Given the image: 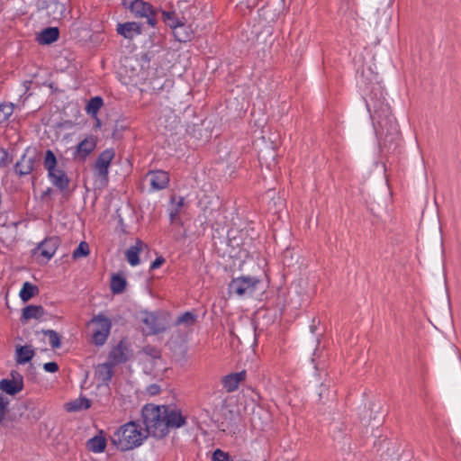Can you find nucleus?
Here are the masks:
<instances>
[{
    "label": "nucleus",
    "mask_w": 461,
    "mask_h": 461,
    "mask_svg": "<svg viewBox=\"0 0 461 461\" xmlns=\"http://www.w3.org/2000/svg\"><path fill=\"white\" fill-rule=\"evenodd\" d=\"M366 107L371 113L381 151L394 149L401 139V132L390 105L384 100L371 99L366 102Z\"/></svg>",
    "instance_id": "1"
},
{
    "label": "nucleus",
    "mask_w": 461,
    "mask_h": 461,
    "mask_svg": "<svg viewBox=\"0 0 461 461\" xmlns=\"http://www.w3.org/2000/svg\"><path fill=\"white\" fill-rule=\"evenodd\" d=\"M147 437L139 423L129 421L118 428L110 438L118 449L127 451L140 446Z\"/></svg>",
    "instance_id": "2"
},
{
    "label": "nucleus",
    "mask_w": 461,
    "mask_h": 461,
    "mask_svg": "<svg viewBox=\"0 0 461 461\" xmlns=\"http://www.w3.org/2000/svg\"><path fill=\"white\" fill-rule=\"evenodd\" d=\"M144 431L157 438L166 436L164 405L146 404L141 411Z\"/></svg>",
    "instance_id": "3"
},
{
    "label": "nucleus",
    "mask_w": 461,
    "mask_h": 461,
    "mask_svg": "<svg viewBox=\"0 0 461 461\" xmlns=\"http://www.w3.org/2000/svg\"><path fill=\"white\" fill-rule=\"evenodd\" d=\"M88 328L92 329V342L103 346L110 334L112 322L109 318L98 314L88 322Z\"/></svg>",
    "instance_id": "4"
},
{
    "label": "nucleus",
    "mask_w": 461,
    "mask_h": 461,
    "mask_svg": "<svg viewBox=\"0 0 461 461\" xmlns=\"http://www.w3.org/2000/svg\"><path fill=\"white\" fill-rule=\"evenodd\" d=\"M114 157V149L113 148L106 149L99 154L94 164L93 172L95 178L102 184L105 185L108 183L109 168Z\"/></svg>",
    "instance_id": "5"
},
{
    "label": "nucleus",
    "mask_w": 461,
    "mask_h": 461,
    "mask_svg": "<svg viewBox=\"0 0 461 461\" xmlns=\"http://www.w3.org/2000/svg\"><path fill=\"white\" fill-rule=\"evenodd\" d=\"M259 283L260 280L254 276H242L233 278L229 284V293L239 296H250L255 293Z\"/></svg>",
    "instance_id": "6"
},
{
    "label": "nucleus",
    "mask_w": 461,
    "mask_h": 461,
    "mask_svg": "<svg viewBox=\"0 0 461 461\" xmlns=\"http://www.w3.org/2000/svg\"><path fill=\"white\" fill-rule=\"evenodd\" d=\"M129 9L137 18H147V23L151 27L157 24V10L148 2L134 0L131 3Z\"/></svg>",
    "instance_id": "7"
},
{
    "label": "nucleus",
    "mask_w": 461,
    "mask_h": 461,
    "mask_svg": "<svg viewBox=\"0 0 461 461\" xmlns=\"http://www.w3.org/2000/svg\"><path fill=\"white\" fill-rule=\"evenodd\" d=\"M143 333L147 336L164 332L167 329V322L164 316L153 312H146L142 318Z\"/></svg>",
    "instance_id": "8"
},
{
    "label": "nucleus",
    "mask_w": 461,
    "mask_h": 461,
    "mask_svg": "<svg viewBox=\"0 0 461 461\" xmlns=\"http://www.w3.org/2000/svg\"><path fill=\"white\" fill-rule=\"evenodd\" d=\"M60 244L61 240L59 236L47 237L38 244L33 252L36 254L39 251L41 257L50 260L54 256Z\"/></svg>",
    "instance_id": "9"
},
{
    "label": "nucleus",
    "mask_w": 461,
    "mask_h": 461,
    "mask_svg": "<svg viewBox=\"0 0 461 461\" xmlns=\"http://www.w3.org/2000/svg\"><path fill=\"white\" fill-rule=\"evenodd\" d=\"M166 435L170 429H178L186 422V418L177 409L164 405Z\"/></svg>",
    "instance_id": "10"
},
{
    "label": "nucleus",
    "mask_w": 461,
    "mask_h": 461,
    "mask_svg": "<svg viewBox=\"0 0 461 461\" xmlns=\"http://www.w3.org/2000/svg\"><path fill=\"white\" fill-rule=\"evenodd\" d=\"M131 356V351L129 348V345L124 340H121L110 350L108 359L109 363L115 366L119 364L127 362Z\"/></svg>",
    "instance_id": "11"
},
{
    "label": "nucleus",
    "mask_w": 461,
    "mask_h": 461,
    "mask_svg": "<svg viewBox=\"0 0 461 461\" xmlns=\"http://www.w3.org/2000/svg\"><path fill=\"white\" fill-rule=\"evenodd\" d=\"M34 154L30 155V149H26L21 158L14 164V171L19 176L30 175L34 169Z\"/></svg>",
    "instance_id": "12"
},
{
    "label": "nucleus",
    "mask_w": 461,
    "mask_h": 461,
    "mask_svg": "<svg viewBox=\"0 0 461 461\" xmlns=\"http://www.w3.org/2000/svg\"><path fill=\"white\" fill-rule=\"evenodd\" d=\"M146 178H149L152 191L165 189L169 184L168 173L164 170L149 171L146 175Z\"/></svg>",
    "instance_id": "13"
},
{
    "label": "nucleus",
    "mask_w": 461,
    "mask_h": 461,
    "mask_svg": "<svg viewBox=\"0 0 461 461\" xmlns=\"http://www.w3.org/2000/svg\"><path fill=\"white\" fill-rule=\"evenodd\" d=\"M96 139L94 136H88L85 138L77 146L74 152V158L79 160H85L95 149Z\"/></svg>",
    "instance_id": "14"
},
{
    "label": "nucleus",
    "mask_w": 461,
    "mask_h": 461,
    "mask_svg": "<svg viewBox=\"0 0 461 461\" xmlns=\"http://www.w3.org/2000/svg\"><path fill=\"white\" fill-rule=\"evenodd\" d=\"M116 32L127 40H132L142 33L141 24L136 22L118 23Z\"/></svg>",
    "instance_id": "15"
},
{
    "label": "nucleus",
    "mask_w": 461,
    "mask_h": 461,
    "mask_svg": "<svg viewBox=\"0 0 461 461\" xmlns=\"http://www.w3.org/2000/svg\"><path fill=\"white\" fill-rule=\"evenodd\" d=\"M247 373L245 370L237 373H231L223 376L221 384L227 392L232 393L239 388L240 382L244 381Z\"/></svg>",
    "instance_id": "16"
},
{
    "label": "nucleus",
    "mask_w": 461,
    "mask_h": 461,
    "mask_svg": "<svg viewBox=\"0 0 461 461\" xmlns=\"http://www.w3.org/2000/svg\"><path fill=\"white\" fill-rule=\"evenodd\" d=\"M145 248L147 245L138 239L135 245L126 250L125 257L131 266L134 267L140 264L139 255Z\"/></svg>",
    "instance_id": "17"
},
{
    "label": "nucleus",
    "mask_w": 461,
    "mask_h": 461,
    "mask_svg": "<svg viewBox=\"0 0 461 461\" xmlns=\"http://www.w3.org/2000/svg\"><path fill=\"white\" fill-rule=\"evenodd\" d=\"M51 183L60 191L65 192L68 189L70 179L62 169L53 171V175H48Z\"/></svg>",
    "instance_id": "18"
},
{
    "label": "nucleus",
    "mask_w": 461,
    "mask_h": 461,
    "mask_svg": "<svg viewBox=\"0 0 461 461\" xmlns=\"http://www.w3.org/2000/svg\"><path fill=\"white\" fill-rule=\"evenodd\" d=\"M182 19L183 23L174 29V36L179 42H186L193 39L194 32L189 27L185 26L188 18L182 16Z\"/></svg>",
    "instance_id": "19"
},
{
    "label": "nucleus",
    "mask_w": 461,
    "mask_h": 461,
    "mask_svg": "<svg viewBox=\"0 0 461 461\" xmlns=\"http://www.w3.org/2000/svg\"><path fill=\"white\" fill-rule=\"evenodd\" d=\"M113 365L111 363L99 364L95 369V375L104 384H108L113 376Z\"/></svg>",
    "instance_id": "20"
},
{
    "label": "nucleus",
    "mask_w": 461,
    "mask_h": 461,
    "mask_svg": "<svg viewBox=\"0 0 461 461\" xmlns=\"http://www.w3.org/2000/svg\"><path fill=\"white\" fill-rule=\"evenodd\" d=\"M45 311L41 305H27L23 309L21 321H28L31 319L40 320L44 315Z\"/></svg>",
    "instance_id": "21"
},
{
    "label": "nucleus",
    "mask_w": 461,
    "mask_h": 461,
    "mask_svg": "<svg viewBox=\"0 0 461 461\" xmlns=\"http://www.w3.org/2000/svg\"><path fill=\"white\" fill-rule=\"evenodd\" d=\"M59 37V31L57 27H48L41 32L37 37L40 44L49 45L55 42Z\"/></svg>",
    "instance_id": "22"
},
{
    "label": "nucleus",
    "mask_w": 461,
    "mask_h": 461,
    "mask_svg": "<svg viewBox=\"0 0 461 461\" xmlns=\"http://www.w3.org/2000/svg\"><path fill=\"white\" fill-rule=\"evenodd\" d=\"M0 389L9 395H15L23 389V381L2 379L0 381Z\"/></svg>",
    "instance_id": "23"
},
{
    "label": "nucleus",
    "mask_w": 461,
    "mask_h": 461,
    "mask_svg": "<svg viewBox=\"0 0 461 461\" xmlns=\"http://www.w3.org/2000/svg\"><path fill=\"white\" fill-rule=\"evenodd\" d=\"M92 402L86 397H79L70 402L66 403L65 408L68 411H78L87 410L91 407Z\"/></svg>",
    "instance_id": "24"
},
{
    "label": "nucleus",
    "mask_w": 461,
    "mask_h": 461,
    "mask_svg": "<svg viewBox=\"0 0 461 461\" xmlns=\"http://www.w3.org/2000/svg\"><path fill=\"white\" fill-rule=\"evenodd\" d=\"M106 447V440L104 437L97 435L86 441V447L89 451L94 453H102Z\"/></svg>",
    "instance_id": "25"
},
{
    "label": "nucleus",
    "mask_w": 461,
    "mask_h": 461,
    "mask_svg": "<svg viewBox=\"0 0 461 461\" xmlns=\"http://www.w3.org/2000/svg\"><path fill=\"white\" fill-rule=\"evenodd\" d=\"M34 357V350L30 346H19L16 348V362L25 364Z\"/></svg>",
    "instance_id": "26"
},
{
    "label": "nucleus",
    "mask_w": 461,
    "mask_h": 461,
    "mask_svg": "<svg viewBox=\"0 0 461 461\" xmlns=\"http://www.w3.org/2000/svg\"><path fill=\"white\" fill-rule=\"evenodd\" d=\"M127 285L126 279L122 275L115 274L112 276L110 288L113 294H122Z\"/></svg>",
    "instance_id": "27"
},
{
    "label": "nucleus",
    "mask_w": 461,
    "mask_h": 461,
    "mask_svg": "<svg viewBox=\"0 0 461 461\" xmlns=\"http://www.w3.org/2000/svg\"><path fill=\"white\" fill-rule=\"evenodd\" d=\"M38 294L39 288L37 285L30 282H25L20 291V297L23 302L26 303Z\"/></svg>",
    "instance_id": "28"
},
{
    "label": "nucleus",
    "mask_w": 461,
    "mask_h": 461,
    "mask_svg": "<svg viewBox=\"0 0 461 461\" xmlns=\"http://www.w3.org/2000/svg\"><path fill=\"white\" fill-rule=\"evenodd\" d=\"M162 18L164 22L173 30L183 23L182 17H178L176 14V10L171 12L162 11Z\"/></svg>",
    "instance_id": "29"
},
{
    "label": "nucleus",
    "mask_w": 461,
    "mask_h": 461,
    "mask_svg": "<svg viewBox=\"0 0 461 461\" xmlns=\"http://www.w3.org/2000/svg\"><path fill=\"white\" fill-rule=\"evenodd\" d=\"M57 158L53 151L50 149L46 150L43 166L48 171V175H53V171L57 170Z\"/></svg>",
    "instance_id": "30"
},
{
    "label": "nucleus",
    "mask_w": 461,
    "mask_h": 461,
    "mask_svg": "<svg viewBox=\"0 0 461 461\" xmlns=\"http://www.w3.org/2000/svg\"><path fill=\"white\" fill-rule=\"evenodd\" d=\"M195 0H176V8L185 16V14H192V10L195 9L194 6Z\"/></svg>",
    "instance_id": "31"
},
{
    "label": "nucleus",
    "mask_w": 461,
    "mask_h": 461,
    "mask_svg": "<svg viewBox=\"0 0 461 461\" xmlns=\"http://www.w3.org/2000/svg\"><path fill=\"white\" fill-rule=\"evenodd\" d=\"M103 105V98L100 96H95L88 101L86 110L88 114L95 115Z\"/></svg>",
    "instance_id": "32"
},
{
    "label": "nucleus",
    "mask_w": 461,
    "mask_h": 461,
    "mask_svg": "<svg viewBox=\"0 0 461 461\" xmlns=\"http://www.w3.org/2000/svg\"><path fill=\"white\" fill-rule=\"evenodd\" d=\"M14 105L12 103L0 104V124L5 122L13 114Z\"/></svg>",
    "instance_id": "33"
},
{
    "label": "nucleus",
    "mask_w": 461,
    "mask_h": 461,
    "mask_svg": "<svg viewBox=\"0 0 461 461\" xmlns=\"http://www.w3.org/2000/svg\"><path fill=\"white\" fill-rule=\"evenodd\" d=\"M42 333L49 337V343L52 348H59L61 346V339L59 333L53 330H42Z\"/></svg>",
    "instance_id": "34"
},
{
    "label": "nucleus",
    "mask_w": 461,
    "mask_h": 461,
    "mask_svg": "<svg viewBox=\"0 0 461 461\" xmlns=\"http://www.w3.org/2000/svg\"><path fill=\"white\" fill-rule=\"evenodd\" d=\"M89 254V246L86 241H81L78 247L73 251L72 258L77 259L86 257Z\"/></svg>",
    "instance_id": "35"
},
{
    "label": "nucleus",
    "mask_w": 461,
    "mask_h": 461,
    "mask_svg": "<svg viewBox=\"0 0 461 461\" xmlns=\"http://www.w3.org/2000/svg\"><path fill=\"white\" fill-rule=\"evenodd\" d=\"M196 321V315L191 312H186L181 314L177 320L176 324H185L187 326L193 325Z\"/></svg>",
    "instance_id": "36"
},
{
    "label": "nucleus",
    "mask_w": 461,
    "mask_h": 461,
    "mask_svg": "<svg viewBox=\"0 0 461 461\" xmlns=\"http://www.w3.org/2000/svg\"><path fill=\"white\" fill-rule=\"evenodd\" d=\"M212 461H233L229 453L217 448L212 453Z\"/></svg>",
    "instance_id": "37"
},
{
    "label": "nucleus",
    "mask_w": 461,
    "mask_h": 461,
    "mask_svg": "<svg viewBox=\"0 0 461 461\" xmlns=\"http://www.w3.org/2000/svg\"><path fill=\"white\" fill-rule=\"evenodd\" d=\"M12 161L13 158L9 155L8 151L4 148H0V167H8Z\"/></svg>",
    "instance_id": "38"
},
{
    "label": "nucleus",
    "mask_w": 461,
    "mask_h": 461,
    "mask_svg": "<svg viewBox=\"0 0 461 461\" xmlns=\"http://www.w3.org/2000/svg\"><path fill=\"white\" fill-rule=\"evenodd\" d=\"M142 351L145 355L152 357L153 359L160 358L161 357L160 350L150 345L144 347Z\"/></svg>",
    "instance_id": "39"
},
{
    "label": "nucleus",
    "mask_w": 461,
    "mask_h": 461,
    "mask_svg": "<svg viewBox=\"0 0 461 461\" xmlns=\"http://www.w3.org/2000/svg\"><path fill=\"white\" fill-rule=\"evenodd\" d=\"M330 395V384L322 383L320 386L319 399L321 402L329 400Z\"/></svg>",
    "instance_id": "40"
},
{
    "label": "nucleus",
    "mask_w": 461,
    "mask_h": 461,
    "mask_svg": "<svg viewBox=\"0 0 461 461\" xmlns=\"http://www.w3.org/2000/svg\"><path fill=\"white\" fill-rule=\"evenodd\" d=\"M8 400L6 398H4L2 395H0V423L4 420L6 412H7V406H8Z\"/></svg>",
    "instance_id": "41"
},
{
    "label": "nucleus",
    "mask_w": 461,
    "mask_h": 461,
    "mask_svg": "<svg viewBox=\"0 0 461 461\" xmlns=\"http://www.w3.org/2000/svg\"><path fill=\"white\" fill-rule=\"evenodd\" d=\"M43 368L46 372L55 373L59 371V365L56 362H48L43 365Z\"/></svg>",
    "instance_id": "42"
},
{
    "label": "nucleus",
    "mask_w": 461,
    "mask_h": 461,
    "mask_svg": "<svg viewBox=\"0 0 461 461\" xmlns=\"http://www.w3.org/2000/svg\"><path fill=\"white\" fill-rule=\"evenodd\" d=\"M147 392L150 395H157V394H158L160 393V386L156 384H152L148 386Z\"/></svg>",
    "instance_id": "43"
},
{
    "label": "nucleus",
    "mask_w": 461,
    "mask_h": 461,
    "mask_svg": "<svg viewBox=\"0 0 461 461\" xmlns=\"http://www.w3.org/2000/svg\"><path fill=\"white\" fill-rule=\"evenodd\" d=\"M178 213H179L178 208H176L174 211H172L170 212L169 217H170L171 223H176L177 221H179L181 223Z\"/></svg>",
    "instance_id": "44"
},
{
    "label": "nucleus",
    "mask_w": 461,
    "mask_h": 461,
    "mask_svg": "<svg viewBox=\"0 0 461 461\" xmlns=\"http://www.w3.org/2000/svg\"><path fill=\"white\" fill-rule=\"evenodd\" d=\"M165 262V258L163 257H158L151 264L150 266V269H156V268H158L159 267H161L163 265V263Z\"/></svg>",
    "instance_id": "45"
},
{
    "label": "nucleus",
    "mask_w": 461,
    "mask_h": 461,
    "mask_svg": "<svg viewBox=\"0 0 461 461\" xmlns=\"http://www.w3.org/2000/svg\"><path fill=\"white\" fill-rule=\"evenodd\" d=\"M12 379L11 380H15V381H23V376L20 375L19 372L15 371V370H13L11 371V374H10Z\"/></svg>",
    "instance_id": "46"
},
{
    "label": "nucleus",
    "mask_w": 461,
    "mask_h": 461,
    "mask_svg": "<svg viewBox=\"0 0 461 461\" xmlns=\"http://www.w3.org/2000/svg\"><path fill=\"white\" fill-rule=\"evenodd\" d=\"M151 59V56L149 52L142 53L141 54V61L143 63L149 64Z\"/></svg>",
    "instance_id": "47"
},
{
    "label": "nucleus",
    "mask_w": 461,
    "mask_h": 461,
    "mask_svg": "<svg viewBox=\"0 0 461 461\" xmlns=\"http://www.w3.org/2000/svg\"><path fill=\"white\" fill-rule=\"evenodd\" d=\"M184 205V198L179 197L178 202L176 203V207L178 210Z\"/></svg>",
    "instance_id": "48"
},
{
    "label": "nucleus",
    "mask_w": 461,
    "mask_h": 461,
    "mask_svg": "<svg viewBox=\"0 0 461 461\" xmlns=\"http://www.w3.org/2000/svg\"><path fill=\"white\" fill-rule=\"evenodd\" d=\"M52 192V189L51 188H48L45 192H44V194L47 195V194H51Z\"/></svg>",
    "instance_id": "49"
},
{
    "label": "nucleus",
    "mask_w": 461,
    "mask_h": 461,
    "mask_svg": "<svg viewBox=\"0 0 461 461\" xmlns=\"http://www.w3.org/2000/svg\"><path fill=\"white\" fill-rule=\"evenodd\" d=\"M315 330H316V326L312 325V326H311V331H312V333H314V332H315Z\"/></svg>",
    "instance_id": "50"
},
{
    "label": "nucleus",
    "mask_w": 461,
    "mask_h": 461,
    "mask_svg": "<svg viewBox=\"0 0 461 461\" xmlns=\"http://www.w3.org/2000/svg\"><path fill=\"white\" fill-rule=\"evenodd\" d=\"M30 368H31L32 370H34V369H35V367H34V366H30Z\"/></svg>",
    "instance_id": "51"
}]
</instances>
